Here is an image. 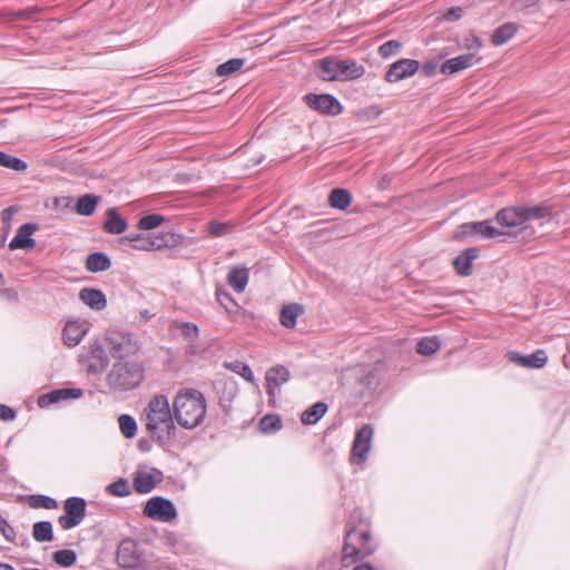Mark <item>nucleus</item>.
<instances>
[{
  "label": "nucleus",
  "instance_id": "29",
  "mask_svg": "<svg viewBox=\"0 0 570 570\" xmlns=\"http://www.w3.org/2000/svg\"><path fill=\"white\" fill-rule=\"evenodd\" d=\"M327 410L328 406L326 403L316 402L302 413L301 421L305 425L315 424L325 415Z\"/></svg>",
  "mask_w": 570,
  "mask_h": 570
},
{
  "label": "nucleus",
  "instance_id": "22",
  "mask_svg": "<svg viewBox=\"0 0 570 570\" xmlns=\"http://www.w3.org/2000/svg\"><path fill=\"white\" fill-rule=\"evenodd\" d=\"M288 380L289 371L285 366L278 365L269 368L266 372L267 393L269 395H275V391L278 390Z\"/></svg>",
  "mask_w": 570,
  "mask_h": 570
},
{
  "label": "nucleus",
  "instance_id": "19",
  "mask_svg": "<svg viewBox=\"0 0 570 570\" xmlns=\"http://www.w3.org/2000/svg\"><path fill=\"white\" fill-rule=\"evenodd\" d=\"M82 396V391L79 389H59L49 393L42 394L38 397V405L40 407H48L60 401L69 399H79Z\"/></svg>",
  "mask_w": 570,
  "mask_h": 570
},
{
  "label": "nucleus",
  "instance_id": "45",
  "mask_svg": "<svg viewBox=\"0 0 570 570\" xmlns=\"http://www.w3.org/2000/svg\"><path fill=\"white\" fill-rule=\"evenodd\" d=\"M282 426V421L276 415H265L259 422V428L263 432L277 431Z\"/></svg>",
  "mask_w": 570,
  "mask_h": 570
},
{
  "label": "nucleus",
  "instance_id": "2",
  "mask_svg": "<svg viewBox=\"0 0 570 570\" xmlns=\"http://www.w3.org/2000/svg\"><path fill=\"white\" fill-rule=\"evenodd\" d=\"M206 400L203 393L195 389L179 391L173 401L175 421L184 429L199 426L206 414Z\"/></svg>",
  "mask_w": 570,
  "mask_h": 570
},
{
  "label": "nucleus",
  "instance_id": "49",
  "mask_svg": "<svg viewBox=\"0 0 570 570\" xmlns=\"http://www.w3.org/2000/svg\"><path fill=\"white\" fill-rule=\"evenodd\" d=\"M217 296H218L219 302L227 309V312L232 313V312H234L235 308L238 307L235 299L228 293H223V294L218 293Z\"/></svg>",
  "mask_w": 570,
  "mask_h": 570
},
{
  "label": "nucleus",
  "instance_id": "23",
  "mask_svg": "<svg viewBox=\"0 0 570 570\" xmlns=\"http://www.w3.org/2000/svg\"><path fill=\"white\" fill-rule=\"evenodd\" d=\"M474 55L473 53H464L454 58L446 60L441 66V72L444 75H454L459 71L465 70L473 65Z\"/></svg>",
  "mask_w": 570,
  "mask_h": 570
},
{
  "label": "nucleus",
  "instance_id": "15",
  "mask_svg": "<svg viewBox=\"0 0 570 570\" xmlns=\"http://www.w3.org/2000/svg\"><path fill=\"white\" fill-rule=\"evenodd\" d=\"M37 225L27 223L19 227L16 236L11 239L9 248L13 249H31L36 246V240L31 237L37 230Z\"/></svg>",
  "mask_w": 570,
  "mask_h": 570
},
{
  "label": "nucleus",
  "instance_id": "6",
  "mask_svg": "<svg viewBox=\"0 0 570 570\" xmlns=\"http://www.w3.org/2000/svg\"><path fill=\"white\" fill-rule=\"evenodd\" d=\"M370 533L366 529L353 528L347 531L343 546V562H351L356 558H365L373 552V549L368 546Z\"/></svg>",
  "mask_w": 570,
  "mask_h": 570
},
{
  "label": "nucleus",
  "instance_id": "36",
  "mask_svg": "<svg viewBox=\"0 0 570 570\" xmlns=\"http://www.w3.org/2000/svg\"><path fill=\"white\" fill-rule=\"evenodd\" d=\"M245 63V60L242 58H233L229 59L216 68V75L219 77H228L236 71L240 70Z\"/></svg>",
  "mask_w": 570,
  "mask_h": 570
},
{
  "label": "nucleus",
  "instance_id": "25",
  "mask_svg": "<svg viewBox=\"0 0 570 570\" xmlns=\"http://www.w3.org/2000/svg\"><path fill=\"white\" fill-rule=\"evenodd\" d=\"M479 256V250L474 247L466 248L453 261L456 272L462 276H469L472 273V262Z\"/></svg>",
  "mask_w": 570,
  "mask_h": 570
},
{
  "label": "nucleus",
  "instance_id": "51",
  "mask_svg": "<svg viewBox=\"0 0 570 570\" xmlns=\"http://www.w3.org/2000/svg\"><path fill=\"white\" fill-rule=\"evenodd\" d=\"M461 16H462V8L452 7L445 12L444 18H445V20L454 21V20L460 19Z\"/></svg>",
  "mask_w": 570,
  "mask_h": 570
},
{
  "label": "nucleus",
  "instance_id": "21",
  "mask_svg": "<svg viewBox=\"0 0 570 570\" xmlns=\"http://www.w3.org/2000/svg\"><path fill=\"white\" fill-rule=\"evenodd\" d=\"M524 213L522 207L504 208L497 213V222L508 228H515L525 224Z\"/></svg>",
  "mask_w": 570,
  "mask_h": 570
},
{
  "label": "nucleus",
  "instance_id": "40",
  "mask_svg": "<svg viewBox=\"0 0 570 570\" xmlns=\"http://www.w3.org/2000/svg\"><path fill=\"white\" fill-rule=\"evenodd\" d=\"M234 230V225L229 222L213 220L208 224V232L213 237H222L230 234Z\"/></svg>",
  "mask_w": 570,
  "mask_h": 570
},
{
  "label": "nucleus",
  "instance_id": "3",
  "mask_svg": "<svg viewBox=\"0 0 570 570\" xmlns=\"http://www.w3.org/2000/svg\"><path fill=\"white\" fill-rule=\"evenodd\" d=\"M145 380V367L141 362H115L107 372L105 383L114 393H126L137 389Z\"/></svg>",
  "mask_w": 570,
  "mask_h": 570
},
{
  "label": "nucleus",
  "instance_id": "52",
  "mask_svg": "<svg viewBox=\"0 0 570 570\" xmlns=\"http://www.w3.org/2000/svg\"><path fill=\"white\" fill-rule=\"evenodd\" d=\"M422 69L425 76H433L436 70V65L432 61H428L423 63Z\"/></svg>",
  "mask_w": 570,
  "mask_h": 570
},
{
  "label": "nucleus",
  "instance_id": "18",
  "mask_svg": "<svg viewBox=\"0 0 570 570\" xmlns=\"http://www.w3.org/2000/svg\"><path fill=\"white\" fill-rule=\"evenodd\" d=\"M460 228L463 236L479 234L485 239L505 235L504 232L493 227L489 220L463 224Z\"/></svg>",
  "mask_w": 570,
  "mask_h": 570
},
{
  "label": "nucleus",
  "instance_id": "37",
  "mask_svg": "<svg viewBox=\"0 0 570 570\" xmlns=\"http://www.w3.org/2000/svg\"><path fill=\"white\" fill-rule=\"evenodd\" d=\"M0 166L12 169L14 171H24L28 168V165L24 160L8 155L3 151H0Z\"/></svg>",
  "mask_w": 570,
  "mask_h": 570
},
{
  "label": "nucleus",
  "instance_id": "44",
  "mask_svg": "<svg viewBox=\"0 0 570 570\" xmlns=\"http://www.w3.org/2000/svg\"><path fill=\"white\" fill-rule=\"evenodd\" d=\"M402 43L397 40H390L379 47V53L382 58H390L400 52Z\"/></svg>",
  "mask_w": 570,
  "mask_h": 570
},
{
  "label": "nucleus",
  "instance_id": "39",
  "mask_svg": "<svg viewBox=\"0 0 570 570\" xmlns=\"http://www.w3.org/2000/svg\"><path fill=\"white\" fill-rule=\"evenodd\" d=\"M119 428L124 436L131 439L137 433V423L135 419L128 414H122L118 419Z\"/></svg>",
  "mask_w": 570,
  "mask_h": 570
},
{
  "label": "nucleus",
  "instance_id": "32",
  "mask_svg": "<svg viewBox=\"0 0 570 570\" xmlns=\"http://www.w3.org/2000/svg\"><path fill=\"white\" fill-rule=\"evenodd\" d=\"M100 197L92 194L81 196L76 204V212L82 216H90L97 208Z\"/></svg>",
  "mask_w": 570,
  "mask_h": 570
},
{
  "label": "nucleus",
  "instance_id": "46",
  "mask_svg": "<svg viewBox=\"0 0 570 570\" xmlns=\"http://www.w3.org/2000/svg\"><path fill=\"white\" fill-rule=\"evenodd\" d=\"M30 505L32 508L56 509L58 503L55 499L47 495H33L30 499Z\"/></svg>",
  "mask_w": 570,
  "mask_h": 570
},
{
  "label": "nucleus",
  "instance_id": "16",
  "mask_svg": "<svg viewBox=\"0 0 570 570\" xmlns=\"http://www.w3.org/2000/svg\"><path fill=\"white\" fill-rule=\"evenodd\" d=\"M509 360L519 366L529 368H541L546 365L548 356L546 351L538 350L529 355H522L518 352H510Z\"/></svg>",
  "mask_w": 570,
  "mask_h": 570
},
{
  "label": "nucleus",
  "instance_id": "10",
  "mask_svg": "<svg viewBox=\"0 0 570 570\" xmlns=\"http://www.w3.org/2000/svg\"><path fill=\"white\" fill-rule=\"evenodd\" d=\"M374 429L371 424H365L356 431L351 451V461L355 464H363L371 450Z\"/></svg>",
  "mask_w": 570,
  "mask_h": 570
},
{
  "label": "nucleus",
  "instance_id": "8",
  "mask_svg": "<svg viewBox=\"0 0 570 570\" xmlns=\"http://www.w3.org/2000/svg\"><path fill=\"white\" fill-rule=\"evenodd\" d=\"M87 503L85 499L79 497H71L65 501V514L58 519L59 525L63 530L72 529L79 525L86 517Z\"/></svg>",
  "mask_w": 570,
  "mask_h": 570
},
{
  "label": "nucleus",
  "instance_id": "7",
  "mask_svg": "<svg viewBox=\"0 0 570 570\" xmlns=\"http://www.w3.org/2000/svg\"><path fill=\"white\" fill-rule=\"evenodd\" d=\"M122 247H128L137 250L153 252L160 250L169 246L168 234H128L119 239Z\"/></svg>",
  "mask_w": 570,
  "mask_h": 570
},
{
  "label": "nucleus",
  "instance_id": "35",
  "mask_svg": "<svg viewBox=\"0 0 570 570\" xmlns=\"http://www.w3.org/2000/svg\"><path fill=\"white\" fill-rule=\"evenodd\" d=\"M33 538L38 542H50L53 540L52 524L49 521H39L33 524Z\"/></svg>",
  "mask_w": 570,
  "mask_h": 570
},
{
  "label": "nucleus",
  "instance_id": "27",
  "mask_svg": "<svg viewBox=\"0 0 570 570\" xmlns=\"http://www.w3.org/2000/svg\"><path fill=\"white\" fill-rule=\"evenodd\" d=\"M304 313L301 304H289L281 309L279 322L286 328H293L296 325L297 317Z\"/></svg>",
  "mask_w": 570,
  "mask_h": 570
},
{
  "label": "nucleus",
  "instance_id": "53",
  "mask_svg": "<svg viewBox=\"0 0 570 570\" xmlns=\"http://www.w3.org/2000/svg\"><path fill=\"white\" fill-rule=\"evenodd\" d=\"M539 0H518L519 4L522 7H531L535 4Z\"/></svg>",
  "mask_w": 570,
  "mask_h": 570
},
{
  "label": "nucleus",
  "instance_id": "33",
  "mask_svg": "<svg viewBox=\"0 0 570 570\" xmlns=\"http://www.w3.org/2000/svg\"><path fill=\"white\" fill-rule=\"evenodd\" d=\"M517 32L514 23H505L497 28L492 35V43L494 46H502L508 42Z\"/></svg>",
  "mask_w": 570,
  "mask_h": 570
},
{
  "label": "nucleus",
  "instance_id": "28",
  "mask_svg": "<svg viewBox=\"0 0 570 570\" xmlns=\"http://www.w3.org/2000/svg\"><path fill=\"white\" fill-rule=\"evenodd\" d=\"M104 229L109 234H122L127 229V222L117 214L115 208L107 210V219Z\"/></svg>",
  "mask_w": 570,
  "mask_h": 570
},
{
  "label": "nucleus",
  "instance_id": "34",
  "mask_svg": "<svg viewBox=\"0 0 570 570\" xmlns=\"http://www.w3.org/2000/svg\"><path fill=\"white\" fill-rule=\"evenodd\" d=\"M525 223L534 219H551L552 210L550 206L537 205L532 207H522Z\"/></svg>",
  "mask_w": 570,
  "mask_h": 570
},
{
  "label": "nucleus",
  "instance_id": "41",
  "mask_svg": "<svg viewBox=\"0 0 570 570\" xmlns=\"http://www.w3.org/2000/svg\"><path fill=\"white\" fill-rule=\"evenodd\" d=\"M52 559L61 567H70L76 562L77 556L73 550L63 549L53 552Z\"/></svg>",
  "mask_w": 570,
  "mask_h": 570
},
{
  "label": "nucleus",
  "instance_id": "56",
  "mask_svg": "<svg viewBox=\"0 0 570 570\" xmlns=\"http://www.w3.org/2000/svg\"><path fill=\"white\" fill-rule=\"evenodd\" d=\"M14 213L13 208L12 207H9L7 208L3 214H8L9 216L12 215Z\"/></svg>",
  "mask_w": 570,
  "mask_h": 570
},
{
  "label": "nucleus",
  "instance_id": "55",
  "mask_svg": "<svg viewBox=\"0 0 570 570\" xmlns=\"http://www.w3.org/2000/svg\"><path fill=\"white\" fill-rule=\"evenodd\" d=\"M0 570H16V569L8 563L0 562Z\"/></svg>",
  "mask_w": 570,
  "mask_h": 570
},
{
  "label": "nucleus",
  "instance_id": "17",
  "mask_svg": "<svg viewBox=\"0 0 570 570\" xmlns=\"http://www.w3.org/2000/svg\"><path fill=\"white\" fill-rule=\"evenodd\" d=\"M88 330L89 327L86 322L68 321L62 331L63 343L69 347L78 345Z\"/></svg>",
  "mask_w": 570,
  "mask_h": 570
},
{
  "label": "nucleus",
  "instance_id": "43",
  "mask_svg": "<svg viewBox=\"0 0 570 570\" xmlns=\"http://www.w3.org/2000/svg\"><path fill=\"white\" fill-rule=\"evenodd\" d=\"M107 492L114 497H127L130 494V488L125 479H118L107 487Z\"/></svg>",
  "mask_w": 570,
  "mask_h": 570
},
{
  "label": "nucleus",
  "instance_id": "48",
  "mask_svg": "<svg viewBox=\"0 0 570 570\" xmlns=\"http://www.w3.org/2000/svg\"><path fill=\"white\" fill-rule=\"evenodd\" d=\"M234 370L240 376H243L247 382H249V383H254L255 382L254 373H253L252 368L247 364H245V363H237L234 366Z\"/></svg>",
  "mask_w": 570,
  "mask_h": 570
},
{
  "label": "nucleus",
  "instance_id": "20",
  "mask_svg": "<svg viewBox=\"0 0 570 570\" xmlns=\"http://www.w3.org/2000/svg\"><path fill=\"white\" fill-rule=\"evenodd\" d=\"M108 351L100 344H92L88 354L87 371L100 373L109 363Z\"/></svg>",
  "mask_w": 570,
  "mask_h": 570
},
{
  "label": "nucleus",
  "instance_id": "14",
  "mask_svg": "<svg viewBox=\"0 0 570 570\" xmlns=\"http://www.w3.org/2000/svg\"><path fill=\"white\" fill-rule=\"evenodd\" d=\"M163 481V473L156 469L137 471L134 474L132 487L137 493H149L157 483Z\"/></svg>",
  "mask_w": 570,
  "mask_h": 570
},
{
  "label": "nucleus",
  "instance_id": "4",
  "mask_svg": "<svg viewBox=\"0 0 570 570\" xmlns=\"http://www.w3.org/2000/svg\"><path fill=\"white\" fill-rule=\"evenodd\" d=\"M318 77L325 81H348L361 78L365 68L353 59H337L327 57L318 62Z\"/></svg>",
  "mask_w": 570,
  "mask_h": 570
},
{
  "label": "nucleus",
  "instance_id": "47",
  "mask_svg": "<svg viewBox=\"0 0 570 570\" xmlns=\"http://www.w3.org/2000/svg\"><path fill=\"white\" fill-rule=\"evenodd\" d=\"M177 327L180 330L181 335L190 340V342H194L198 337L199 330L194 323L184 322L178 324Z\"/></svg>",
  "mask_w": 570,
  "mask_h": 570
},
{
  "label": "nucleus",
  "instance_id": "30",
  "mask_svg": "<svg viewBox=\"0 0 570 570\" xmlns=\"http://www.w3.org/2000/svg\"><path fill=\"white\" fill-rule=\"evenodd\" d=\"M110 266L111 262L104 253H92L86 259V268L91 273L107 271Z\"/></svg>",
  "mask_w": 570,
  "mask_h": 570
},
{
  "label": "nucleus",
  "instance_id": "13",
  "mask_svg": "<svg viewBox=\"0 0 570 570\" xmlns=\"http://www.w3.org/2000/svg\"><path fill=\"white\" fill-rule=\"evenodd\" d=\"M420 68V62L414 59H400L392 63L385 73L387 82H397L412 77Z\"/></svg>",
  "mask_w": 570,
  "mask_h": 570
},
{
  "label": "nucleus",
  "instance_id": "24",
  "mask_svg": "<svg viewBox=\"0 0 570 570\" xmlns=\"http://www.w3.org/2000/svg\"><path fill=\"white\" fill-rule=\"evenodd\" d=\"M79 298L95 311H102L107 306L106 296L100 289L82 288L79 292Z\"/></svg>",
  "mask_w": 570,
  "mask_h": 570
},
{
  "label": "nucleus",
  "instance_id": "9",
  "mask_svg": "<svg viewBox=\"0 0 570 570\" xmlns=\"http://www.w3.org/2000/svg\"><path fill=\"white\" fill-rule=\"evenodd\" d=\"M142 512L146 517L159 522H171L177 517L174 503L163 497L149 499Z\"/></svg>",
  "mask_w": 570,
  "mask_h": 570
},
{
  "label": "nucleus",
  "instance_id": "26",
  "mask_svg": "<svg viewBox=\"0 0 570 570\" xmlns=\"http://www.w3.org/2000/svg\"><path fill=\"white\" fill-rule=\"evenodd\" d=\"M248 279L249 274L246 267L232 268L227 275L228 285L237 293L245 291Z\"/></svg>",
  "mask_w": 570,
  "mask_h": 570
},
{
  "label": "nucleus",
  "instance_id": "50",
  "mask_svg": "<svg viewBox=\"0 0 570 570\" xmlns=\"http://www.w3.org/2000/svg\"><path fill=\"white\" fill-rule=\"evenodd\" d=\"M16 417L14 411L8 405L0 404V419L4 421H12Z\"/></svg>",
  "mask_w": 570,
  "mask_h": 570
},
{
  "label": "nucleus",
  "instance_id": "5",
  "mask_svg": "<svg viewBox=\"0 0 570 570\" xmlns=\"http://www.w3.org/2000/svg\"><path fill=\"white\" fill-rule=\"evenodd\" d=\"M105 344L109 355L119 361H134L135 356L141 348V344L136 335L124 331H107L105 336Z\"/></svg>",
  "mask_w": 570,
  "mask_h": 570
},
{
  "label": "nucleus",
  "instance_id": "38",
  "mask_svg": "<svg viewBox=\"0 0 570 570\" xmlns=\"http://www.w3.org/2000/svg\"><path fill=\"white\" fill-rule=\"evenodd\" d=\"M440 346L441 344L438 337H424L417 342L416 352L421 355L428 356L434 354Z\"/></svg>",
  "mask_w": 570,
  "mask_h": 570
},
{
  "label": "nucleus",
  "instance_id": "54",
  "mask_svg": "<svg viewBox=\"0 0 570 570\" xmlns=\"http://www.w3.org/2000/svg\"><path fill=\"white\" fill-rule=\"evenodd\" d=\"M187 353L189 355H197L198 354L197 348H196V346H195V344L193 342L187 346Z\"/></svg>",
  "mask_w": 570,
  "mask_h": 570
},
{
  "label": "nucleus",
  "instance_id": "11",
  "mask_svg": "<svg viewBox=\"0 0 570 570\" xmlns=\"http://www.w3.org/2000/svg\"><path fill=\"white\" fill-rule=\"evenodd\" d=\"M304 101L311 109L326 115L335 116L341 114L343 109L341 102L328 94H308L304 97Z\"/></svg>",
  "mask_w": 570,
  "mask_h": 570
},
{
  "label": "nucleus",
  "instance_id": "1",
  "mask_svg": "<svg viewBox=\"0 0 570 570\" xmlns=\"http://www.w3.org/2000/svg\"><path fill=\"white\" fill-rule=\"evenodd\" d=\"M140 421L148 434L157 441L174 436L176 433L174 411L168 397L164 394H155L150 397L141 412Z\"/></svg>",
  "mask_w": 570,
  "mask_h": 570
},
{
  "label": "nucleus",
  "instance_id": "31",
  "mask_svg": "<svg viewBox=\"0 0 570 570\" xmlns=\"http://www.w3.org/2000/svg\"><path fill=\"white\" fill-rule=\"evenodd\" d=\"M328 202L333 208L344 210L351 205L352 196L347 189L335 188L331 191Z\"/></svg>",
  "mask_w": 570,
  "mask_h": 570
},
{
  "label": "nucleus",
  "instance_id": "12",
  "mask_svg": "<svg viewBox=\"0 0 570 570\" xmlns=\"http://www.w3.org/2000/svg\"><path fill=\"white\" fill-rule=\"evenodd\" d=\"M117 562L127 569L137 568L141 562V554L135 540H122L117 550Z\"/></svg>",
  "mask_w": 570,
  "mask_h": 570
},
{
  "label": "nucleus",
  "instance_id": "42",
  "mask_svg": "<svg viewBox=\"0 0 570 570\" xmlns=\"http://www.w3.org/2000/svg\"><path fill=\"white\" fill-rule=\"evenodd\" d=\"M164 220V216L159 214H149L139 219L137 227L140 230H150L160 226Z\"/></svg>",
  "mask_w": 570,
  "mask_h": 570
}]
</instances>
